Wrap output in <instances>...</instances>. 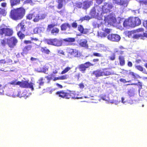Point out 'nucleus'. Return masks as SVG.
Masks as SVG:
<instances>
[{
	"mask_svg": "<svg viewBox=\"0 0 147 147\" xmlns=\"http://www.w3.org/2000/svg\"><path fill=\"white\" fill-rule=\"evenodd\" d=\"M84 65L85 66L86 68V69L90 66H94V64H92L89 61H87L84 63Z\"/></svg>",
	"mask_w": 147,
	"mask_h": 147,
	"instance_id": "obj_32",
	"label": "nucleus"
},
{
	"mask_svg": "<svg viewBox=\"0 0 147 147\" xmlns=\"http://www.w3.org/2000/svg\"><path fill=\"white\" fill-rule=\"evenodd\" d=\"M67 28H69L68 31H70L71 29V26L68 23H64L61 26V31H65Z\"/></svg>",
	"mask_w": 147,
	"mask_h": 147,
	"instance_id": "obj_16",
	"label": "nucleus"
},
{
	"mask_svg": "<svg viewBox=\"0 0 147 147\" xmlns=\"http://www.w3.org/2000/svg\"><path fill=\"white\" fill-rule=\"evenodd\" d=\"M71 69L70 67H67L65 68L61 72V74H64L67 73L68 71L70 70Z\"/></svg>",
	"mask_w": 147,
	"mask_h": 147,
	"instance_id": "obj_35",
	"label": "nucleus"
},
{
	"mask_svg": "<svg viewBox=\"0 0 147 147\" xmlns=\"http://www.w3.org/2000/svg\"><path fill=\"white\" fill-rule=\"evenodd\" d=\"M38 28H34V33H38Z\"/></svg>",
	"mask_w": 147,
	"mask_h": 147,
	"instance_id": "obj_63",
	"label": "nucleus"
},
{
	"mask_svg": "<svg viewBox=\"0 0 147 147\" xmlns=\"http://www.w3.org/2000/svg\"><path fill=\"white\" fill-rule=\"evenodd\" d=\"M135 68L138 70L142 71H144V68L140 65H138L135 66Z\"/></svg>",
	"mask_w": 147,
	"mask_h": 147,
	"instance_id": "obj_39",
	"label": "nucleus"
},
{
	"mask_svg": "<svg viewBox=\"0 0 147 147\" xmlns=\"http://www.w3.org/2000/svg\"><path fill=\"white\" fill-rule=\"evenodd\" d=\"M25 10L23 7L14 9L11 10L10 17L12 20L17 21L22 19L25 14Z\"/></svg>",
	"mask_w": 147,
	"mask_h": 147,
	"instance_id": "obj_1",
	"label": "nucleus"
},
{
	"mask_svg": "<svg viewBox=\"0 0 147 147\" xmlns=\"http://www.w3.org/2000/svg\"><path fill=\"white\" fill-rule=\"evenodd\" d=\"M92 61L93 62H94L92 64H94V65L96 64L97 63V62L99 61V59L98 58H95L93 59Z\"/></svg>",
	"mask_w": 147,
	"mask_h": 147,
	"instance_id": "obj_51",
	"label": "nucleus"
},
{
	"mask_svg": "<svg viewBox=\"0 0 147 147\" xmlns=\"http://www.w3.org/2000/svg\"><path fill=\"white\" fill-rule=\"evenodd\" d=\"M13 33L12 28H9L3 24L0 26V36L4 35L5 36H12Z\"/></svg>",
	"mask_w": 147,
	"mask_h": 147,
	"instance_id": "obj_4",
	"label": "nucleus"
},
{
	"mask_svg": "<svg viewBox=\"0 0 147 147\" xmlns=\"http://www.w3.org/2000/svg\"><path fill=\"white\" fill-rule=\"evenodd\" d=\"M45 79L43 77L40 78L38 80L37 83L38 84V86L36 87V88H40L41 86H43L44 83V82L43 81Z\"/></svg>",
	"mask_w": 147,
	"mask_h": 147,
	"instance_id": "obj_24",
	"label": "nucleus"
},
{
	"mask_svg": "<svg viewBox=\"0 0 147 147\" xmlns=\"http://www.w3.org/2000/svg\"><path fill=\"white\" fill-rule=\"evenodd\" d=\"M144 26L147 29V20L144 21L143 22Z\"/></svg>",
	"mask_w": 147,
	"mask_h": 147,
	"instance_id": "obj_55",
	"label": "nucleus"
},
{
	"mask_svg": "<svg viewBox=\"0 0 147 147\" xmlns=\"http://www.w3.org/2000/svg\"><path fill=\"white\" fill-rule=\"evenodd\" d=\"M26 92H24L21 93V92H19L18 94V96L19 97L21 98L22 97H23L25 98H26L27 97V95Z\"/></svg>",
	"mask_w": 147,
	"mask_h": 147,
	"instance_id": "obj_29",
	"label": "nucleus"
},
{
	"mask_svg": "<svg viewBox=\"0 0 147 147\" xmlns=\"http://www.w3.org/2000/svg\"><path fill=\"white\" fill-rule=\"evenodd\" d=\"M19 86L22 88H30L32 90H34L33 83L31 82L29 83L27 81H19Z\"/></svg>",
	"mask_w": 147,
	"mask_h": 147,
	"instance_id": "obj_8",
	"label": "nucleus"
},
{
	"mask_svg": "<svg viewBox=\"0 0 147 147\" xmlns=\"http://www.w3.org/2000/svg\"><path fill=\"white\" fill-rule=\"evenodd\" d=\"M34 14L32 13H30L28 14L26 16V18L29 20H31Z\"/></svg>",
	"mask_w": 147,
	"mask_h": 147,
	"instance_id": "obj_37",
	"label": "nucleus"
},
{
	"mask_svg": "<svg viewBox=\"0 0 147 147\" xmlns=\"http://www.w3.org/2000/svg\"><path fill=\"white\" fill-rule=\"evenodd\" d=\"M45 78H46L47 80H48V81L47 82L48 83H49L51 80L52 78L51 77H49L48 76H47L45 77Z\"/></svg>",
	"mask_w": 147,
	"mask_h": 147,
	"instance_id": "obj_54",
	"label": "nucleus"
},
{
	"mask_svg": "<svg viewBox=\"0 0 147 147\" xmlns=\"http://www.w3.org/2000/svg\"><path fill=\"white\" fill-rule=\"evenodd\" d=\"M131 74L133 76V78L134 79H135L140 78V77L138 75L134 73V72H131Z\"/></svg>",
	"mask_w": 147,
	"mask_h": 147,
	"instance_id": "obj_36",
	"label": "nucleus"
},
{
	"mask_svg": "<svg viewBox=\"0 0 147 147\" xmlns=\"http://www.w3.org/2000/svg\"><path fill=\"white\" fill-rule=\"evenodd\" d=\"M90 14L92 16H94L96 15V9L95 8L92 9L90 11Z\"/></svg>",
	"mask_w": 147,
	"mask_h": 147,
	"instance_id": "obj_46",
	"label": "nucleus"
},
{
	"mask_svg": "<svg viewBox=\"0 0 147 147\" xmlns=\"http://www.w3.org/2000/svg\"><path fill=\"white\" fill-rule=\"evenodd\" d=\"M46 42L49 45H51L57 47L61 46L63 44V41L61 39L56 38L47 39Z\"/></svg>",
	"mask_w": 147,
	"mask_h": 147,
	"instance_id": "obj_5",
	"label": "nucleus"
},
{
	"mask_svg": "<svg viewBox=\"0 0 147 147\" xmlns=\"http://www.w3.org/2000/svg\"><path fill=\"white\" fill-rule=\"evenodd\" d=\"M112 7L111 5L107 4L106 3H104V5L102 7V11L103 13H106L109 11V10Z\"/></svg>",
	"mask_w": 147,
	"mask_h": 147,
	"instance_id": "obj_13",
	"label": "nucleus"
},
{
	"mask_svg": "<svg viewBox=\"0 0 147 147\" xmlns=\"http://www.w3.org/2000/svg\"><path fill=\"white\" fill-rule=\"evenodd\" d=\"M56 94L61 98L66 99H69L70 98L73 99L78 98L76 92L74 91L70 90H68L67 91L64 90L58 91L56 92Z\"/></svg>",
	"mask_w": 147,
	"mask_h": 147,
	"instance_id": "obj_2",
	"label": "nucleus"
},
{
	"mask_svg": "<svg viewBox=\"0 0 147 147\" xmlns=\"http://www.w3.org/2000/svg\"><path fill=\"white\" fill-rule=\"evenodd\" d=\"M103 76H107L111 74V71L110 69L108 68H104L102 69Z\"/></svg>",
	"mask_w": 147,
	"mask_h": 147,
	"instance_id": "obj_20",
	"label": "nucleus"
},
{
	"mask_svg": "<svg viewBox=\"0 0 147 147\" xmlns=\"http://www.w3.org/2000/svg\"><path fill=\"white\" fill-rule=\"evenodd\" d=\"M40 20V19L39 18V16H38V14H37L34 17V18L33 20V21L35 22H38Z\"/></svg>",
	"mask_w": 147,
	"mask_h": 147,
	"instance_id": "obj_38",
	"label": "nucleus"
},
{
	"mask_svg": "<svg viewBox=\"0 0 147 147\" xmlns=\"http://www.w3.org/2000/svg\"><path fill=\"white\" fill-rule=\"evenodd\" d=\"M90 2L88 1H84L83 4V8L84 9H86L88 8L90 6Z\"/></svg>",
	"mask_w": 147,
	"mask_h": 147,
	"instance_id": "obj_26",
	"label": "nucleus"
},
{
	"mask_svg": "<svg viewBox=\"0 0 147 147\" xmlns=\"http://www.w3.org/2000/svg\"><path fill=\"white\" fill-rule=\"evenodd\" d=\"M90 19V18L89 16H85L84 17L81 18L79 20L81 22H82L84 20H89Z\"/></svg>",
	"mask_w": 147,
	"mask_h": 147,
	"instance_id": "obj_33",
	"label": "nucleus"
},
{
	"mask_svg": "<svg viewBox=\"0 0 147 147\" xmlns=\"http://www.w3.org/2000/svg\"><path fill=\"white\" fill-rule=\"evenodd\" d=\"M32 47V45H28L25 46L22 49V51L21 53V55L23 56L24 55H27L29 51L31 50Z\"/></svg>",
	"mask_w": 147,
	"mask_h": 147,
	"instance_id": "obj_14",
	"label": "nucleus"
},
{
	"mask_svg": "<svg viewBox=\"0 0 147 147\" xmlns=\"http://www.w3.org/2000/svg\"><path fill=\"white\" fill-rule=\"evenodd\" d=\"M127 65L129 67H132L133 64L131 62L129 61L127 63Z\"/></svg>",
	"mask_w": 147,
	"mask_h": 147,
	"instance_id": "obj_60",
	"label": "nucleus"
},
{
	"mask_svg": "<svg viewBox=\"0 0 147 147\" xmlns=\"http://www.w3.org/2000/svg\"><path fill=\"white\" fill-rule=\"evenodd\" d=\"M67 56L70 57H78L80 55V53L76 49L68 48L67 50Z\"/></svg>",
	"mask_w": 147,
	"mask_h": 147,
	"instance_id": "obj_7",
	"label": "nucleus"
},
{
	"mask_svg": "<svg viewBox=\"0 0 147 147\" xmlns=\"http://www.w3.org/2000/svg\"><path fill=\"white\" fill-rule=\"evenodd\" d=\"M24 42L25 44H28L31 43V41L29 40H25L24 41Z\"/></svg>",
	"mask_w": 147,
	"mask_h": 147,
	"instance_id": "obj_61",
	"label": "nucleus"
},
{
	"mask_svg": "<svg viewBox=\"0 0 147 147\" xmlns=\"http://www.w3.org/2000/svg\"><path fill=\"white\" fill-rule=\"evenodd\" d=\"M109 58L110 60L113 61L115 59V55L114 53H113L111 56L109 57Z\"/></svg>",
	"mask_w": 147,
	"mask_h": 147,
	"instance_id": "obj_43",
	"label": "nucleus"
},
{
	"mask_svg": "<svg viewBox=\"0 0 147 147\" xmlns=\"http://www.w3.org/2000/svg\"><path fill=\"white\" fill-rule=\"evenodd\" d=\"M0 44L3 47H5L7 44V38H4L0 40Z\"/></svg>",
	"mask_w": 147,
	"mask_h": 147,
	"instance_id": "obj_27",
	"label": "nucleus"
},
{
	"mask_svg": "<svg viewBox=\"0 0 147 147\" xmlns=\"http://www.w3.org/2000/svg\"><path fill=\"white\" fill-rule=\"evenodd\" d=\"M38 16H39V18L40 20H42L44 19L46 16V15L44 13H40L38 14Z\"/></svg>",
	"mask_w": 147,
	"mask_h": 147,
	"instance_id": "obj_40",
	"label": "nucleus"
},
{
	"mask_svg": "<svg viewBox=\"0 0 147 147\" xmlns=\"http://www.w3.org/2000/svg\"><path fill=\"white\" fill-rule=\"evenodd\" d=\"M128 94L130 96H131L134 95V93L132 91L129 90L128 91Z\"/></svg>",
	"mask_w": 147,
	"mask_h": 147,
	"instance_id": "obj_53",
	"label": "nucleus"
},
{
	"mask_svg": "<svg viewBox=\"0 0 147 147\" xmlns=\"http://www.w3.org/2000/svg\"><path fill=\"white\" fill-rule=\"evenodd\" d=\"M93 55L94 56L96 57H102V55L101 54L98 53H93Z\"/></svg>",
	"mask_w": 147,
	"mask_h": 147,
	"instance_id": "obj_49",
	"label": "nucleus"
},
{
	"mask_svg": "<svg viewBox=\"0 0 147 147\" xmlns=\"http://www.w3.org/2000/svg\"><path fill=\"white\" fill-rule=\"evenodd\" d=\"M79 87L80 88L82 89L84 87V85L82 83H80L79 84Z\"/></svg>",
	"mask_w": 147,
	"mask_h": 147,
	"instance_id": "obj_59",
	"label": "nucleus"
},
{
	"mask_svg": "<svg viewBox=\"0 0 147 147\" xmlns=\"http://www.w3.org/2000/svg\"><path fill=\"white\" fill-rule=\"evenodd\" d=\"M16 29L18 31L17 34L18 37L20 39H23L25 36L22 32H24L26 30L24 20H22L18 24L16 27Z\"/></svg>",
	"mask_w": 147,
	"mask_h": 147,
	"instance_id": "obj_3",
	"label": "nucleus"
},
{
	"mask_svg": "<svg viewBox=\"0 0 147 147\" xmlns=\"http://www.w3.org/2000/svg\"><path fill=\"white\" fill-rule=\"evenodd\" d=\"M20 0H10L11 6L12 7L20 3Z\"/></svg>",
	"mask_w": 147,
	"mask_h": 147,
	"instance_id": "obj_25",
	"label": "nucleus"
},
{
	"mask_svg": "<svg viewBox=\"0 0 147 147\" xmlns=\"http://www.w3.org/2000/svg\"><path fill=\"white\" fill-rule=\"evenodd\" d=\"M40 50L42 53H45L47 54H49L50 53V50L47 49L46 47H41Z\"/></svg>",
	"mask_w": 147,
	"mask_h": 147,
	"instance_id": "obj_30",
	"label": "nucleus"
},
{
	"mask_svg": "<svg viewBox=\"0 0 147 147\" xmlns=\"http://www.w3.org/2000/svg\"><path fill=\"white\" fill-rule=\"evenodd\" d=\"M9 84L10 85H7L6 86V87L7 88L9 89V90H8V91H12V88L11 87V85H12L14 86L16 85H19V81L17 82L16 80H13L9 82Z\"/></svg>",
	"mask_w": 147,
	"mask_h": 147,
	"instance_id": "obj_17",
	"label": "nucleus"
},
{
	"mask_svg": "<svg viewBox=\"0 0 147 147\" xmlns=\"http://www.w3.org/2000/svg\"><path fill=\"white\" fill-rule=\"evenodd\" d=\"M78 30L81 34H86L88 32V30L87 29H84L83 26L81 25H78Z\"/></svg>",
	"mask_w": 147,
	"mask_h": 147,
	"instance_id": "obj_18",
	"label": "nucleus"
},
{
	"mask_svg": "<svg viewBox=\"0 0 147 147\" xmlns=\"http://www.w3.org/2000/svg\"><path fill=\"white\" fill-rule=\"evenodd\" d=\"M108 39L113 41L118 42L120 39V36L117 34H109L107 36Z\"/></svg>",
	"mask_w": 147,
	"mask_h": 147,
	"instance_id": "obj_11",
	"label": "nucleus"
},
{
	"mask_svg": "<svg viewBox=\"0 0 147 147\" xmlns=\"http://www.w3.org/2000/svg\"><path fill=\"white\" fill-rule=\"evenodd\" d=\"M60 80H63L66 79L67 78V76L66 75L61 76L59 77Z\"/></svg>",
	"mask_w": 147,
	"mask_h": 147,
	"instance_id": "obj_52",
	"label": "nucleus"
},
{
	"mask_svg": "<svg viewBox=\"0 0 147 147\" xmlns=\"http://www.w3.org/2000/svg\"><path fill=\"white\" fill-rule=\"evenodd\" d=\"M135 33L134 30L128 31L127 32V35L129 37H130L132 35Z\"/></svg>",
	"mask_w": 147,
	"mask_h": 147,
	"instance_id": "obj_45",
	"label": "nucleus"
},
{
	"mask_svg": "<svg viewBox=\"0 0 147 147\" xmlns=\"http://www.w3.org/2000/svg\"><path fill=\"white\" fill-rule=\"evenodd\" d=\"M56 26L55 24H49L47 28V31H51V34L53 35H56L59 32V29L58 28L54 27Z\"/></svg>",
	"mask_w": 147,
	"mask_h": 147,
	"instance_id": "obj_6",
	"label": "nucleus"
},
{
	"mask_svg": "<svg viewBox=\"0 0 147 147\" xmlns=\"http://www.w3.org/2000/svg\"><path fill=\"white\" fill-rule=\"evenodd\" d=\"M7 5V3L5 2H3L1 3V6L3 7H5Z\"/></svg>",
	"mask_w": 147,
	"mask_h": 147,
	"instance_id": "obj_62",
	"label": "nucleus"
},
{
	"mask_svg": "<svg viewBox=\"0 0 147 147\" xmlns=\"http://www.w3.org/2000/svg\"><path fill=\"white\" fill-rule=\"evenodd\" d=\"M113 2L118 4H122L123 3L121 0H113Z\"/></svg>",
	"mask_w": 147,
	"mask_h": 147,
	"instance_id": "obj_44",
	"label": "nucleus"
},
{
	"mask_svg": "<svg viewBox=\"0 0 147 147\" xmlns=\"http://www.w3.org/2000/svg\"><path fill=\"white\" fill-rule=\"evenodd\" d=\"M119 81L121 82H123V83H125L127 82H131V80H129L128 81H126L125 79L123 78H120L119 79Z\"/></svg>",
	"mask_w": 147,
	"mask_h": 147,
	"instance_id": "obj_48",
	"label": "nucleus"
},
{
	"mask_svg": "<svg viewBox=\"0 0 147 147\" xmlns=\"http://www.w3.org/2000/svg\"><path fill=\"white\" fill-rule=\"evenodd\" d=\"M71 26L74 28H76L78 26L77 23L76 22H73L71 23Z\"/></svg>",
	"mask_w": 147,
	"mask_h": 147,
	"instance_id": "obj_50",
	"label": "nucleus"
},
{
	"mask_svg": "<svg viewBox=\"0 0 147 147\" xmlns=\"http://www.w3.org/2000/svg\"><path fill=\"white\" fill-rule=\"evenodd\" d=\"M4 87L1 84L0 82V94L2 95L4 94L3 90Z\"/></svg>",
	"mask_w": 147,
	"mask_h": 147,
	"instance_id": "obj_41",
	"label": "nucleus"
},
{
	"mask_svg": "<svg viewBox=\"0 0 147 147\" xmlns=\"http://www.w3.org/2000/svg\"><path fill=\"white\" fill-rule=\"evenodd\" d=\"M138 82L137 83H134L132 84H134V85L138 86L139 90H140L142 88V84L141 82H140L138 80Z\"/></svg>",
	"mask_w": 147,
	"mask_h": 147,
	"instance_id": "obj_34",
	"label": "nucleus"
},
{
	"mask_svg": "<svg viewBox=\"0 0 147 147\" xmlns=\"http://www.w3.org/2000/svg\"><path fill=\"white\" fill-rule=\"evenodd\" d=\"M144 37L147 38V33H144L143 34H135L133 35L132 38L134 39H139L140 38H142Z\"/></svg>",
	"mask_w": 147,
	"mask_h": 147,
	"instance_id": "obj_21",
	"label": "nucleus"
},
{
	"mask_svg": "<svg viewBox=\"0 0 147 147\" xmlns=\"http://www.w3.org/2000/svg\"><path fill=\"white\" fill-rule=\"evenodd\" d=\"M144 29L142 28H139L136 30H134L135 33H138L140 32H143L144 31Z\"/></svg>",
	"mask_w": 147,
	"mask_h": 147,
	"instance_id": "obj_42",
	"label": "nucleus"
},
{
	"mask_svg": "<svg viewBox=\"0 0 147 147\" xmlns=\"http://www.w3.org/2000/svg\"><path fill=\"white\" fill-rule=\"evenodd\" d=\"M0 14L3 15V16H5L6 14V13L5 9H0Z\"/></svg>",
	"mask_w": 147,
	"mask_h": 147,
	"instance_id": "obj_47",
	"label": "nucleus"
},
{
	"mask_svg": "<svg viewBox=\"0 0 147 147\" xmlns=\"http://www.w3.org/2000/svg\"><path fill=\"white\" fill-rule=\"evenodd\" d=\"M63 6V4H58L57 6V8L58 9H60Z\"/></svg>",
	"mask_w": 147,
	"mask_h": 147,
	"instance_id": "obj_57",
	"label": "nucleus"
},
{
	"mask_svg": "<svg viewBox=\"0 0 147 147\" xmlns=\"http://www.w3.org/2000/svg\"><path fill=\"white\" fill-rule=\"evenodd\" d=\"M93 74L94 75L96 78H98L100 76H103L102 69H98L94 71Z\"/></svg>",
	"mask_w": 147,
	"mask_h": 147,
	"instance_id": "obj_19",
	"label": "nucleus"
},
{
	"mask_svg": "<svg viewBox=\"0 0 147 147\" xmlns=\"http://www.w3.org/2000/svg\"><path fill=\"white\" fill-rule=\"evenodd\" d=\"M18 42V39L16 37L14 36L11 37L9 38H7V45L10 48H14Z\"/></svg>",
	"mask_w": 147,
	"mask_h": 147,
	"instance_id": "obj_9",
	"label": "nucleus"
},
{
	"mask_svg": "<svg viewBox=\"0 0 147 147\" xmlns=\"http://www.w3.org/2000/svg\"><path fill=\"white\" fill-rule=\"evenodd\" d=\"M111 31V30L109 29L106 28L105 29L104 31L107 34L109 33Z\"/></svg>",
	"mask_w": 147,
	"mask_h": 147,
	"instance_id": "obj_58",
	"label": "nucleus"
},
{
	"mask_svg": "<svg viewBox=\"0 0 147 147\" xmlns=\"http://www.w3.org/2000/svg\"><path fill=\"white\" fill-rule=\"evenodd\" d=\"M131 17L128 18L125 20L123 22V26L125 27H133L131 22Z\"/></svg>",
	"mask_w": 147,
	"mask_h": 147,
	"instance_id": "obj_15",
	"label": "nucleus"
},
{
	"mask_svg": "<svg viewBox=\"0 0 147 147\" xmlns=\"http://www.w3.org/2000/svg\"><path fill=\"white\" fill-rule=\"evenodd\" d=\"M104 20L105 22L108 23H115L116 22V19L112 15L110 14L105 16Z\"/></svg>",
	"mask_w": 147,
	"mask_h": 147,
	"instance_id": "obj_10",
	"label": "nucleus"
},
{
	"mask_svg": "<svg viewBox=\"0 0 147 147\" xmlns=\"http://www.w3.org/2000/svg\"><path fill=\"white\" fill-rule=\"evenodd\" d=\"M63 40L66 42H72L75 41V39L74 38H68L63 39Z\"/></svg>",
	"mask_w": 147,
	"mask_h": 147,
	"instance_id": "obj_28",
	"label": "nucleus"
},
{
	"mask_svg": "<svg viewBox=\"0 0 147 147\" xmlns=\"http://www.w3.org/2000/svg\"><path fill=\"white\" fill-rule=\"evenodd\" d=\"M57 53L59 54H61L63 55H65L64 52L62 50H58L57 51Z\"/></svg>",
	"mask_w": 147,
	"mask_h": 147,
	"instance_id": "obj_56",
	"label": "nucleus"
},
{
	"mask_svg": "<svg viewBox=\"0 0 147 147\" xmlns=\"http://www.w3.org/2000/svg\"><path fill=\"white\" fill-rule=\"evenodd\" d=\"M131 22L133 27L139 25L141 24V21L140 18L137 17H131Z\"/></svg>",
	"mask_w": 147,
	"mask_h": 147,
	"instance_id": "obj_12",
	"label": "nucleus"
},
{
	"mask_svg": "<svg viewBox=\"0 0 147 147\" xmlns=\"http://www.w3.org/2000/svg\"><path fill=\"white\" fill-rule=\"evenodd\" d=\"M120 65L121 66H124L125 64V61L124 57L122 56H119L118 57Z\"/></svg>",
	"mask_w": 147,
	"mask_h": 147,
	"instance_id": "obj_22",
	"label": "nucleus"
},
{
	"mask_svg": "<svg viewBox=\"0 0 147 147\" xmlns=\"http://www.w3.org/2000/svg\"><path fill=\"white\" fill-rule=\"evenodd\" d=\"M82 5L83 4L82 3H80L78 4L77 7L79 8H81L82 7Z\"/></svg>",
	"mask_w": 147,
	"mask_h": 147,
	"instance_id": "obj_64",
	"label": "nucleus"
},
{
	"mask_svg": "<svg viewBox=\"0 0 147 147\" xmlns=\"http://www.w3.org/2000/svg\"><path fill=\"white\" fill-rule=\"evenodd\" d=\"M78 69L80 71L84 72L86 70V68L84 64L79 65L78 67Z\"/></svg>",
	"mask_w": 147,
	"mask_h": 147,
	"instance_id": "obj_31",
	"label": "nucleus"
},
{
	"mask_svg": "<svg viewBox=\"0 0 147 147\" xmlns=\"http://www.w3.org/2000/svg\"><path fill=\"white\" fill-rule=\"evenodd\" d=\"M87 41L85 39H82L80 40L79 45L81 47H87L88 45L87 44Z\"/></svg>",
	"mask_w": 147,
	"mask_h": 147,
	"instance_id": "obj_23",
	"label": "nucleus"
}]
</instances>
